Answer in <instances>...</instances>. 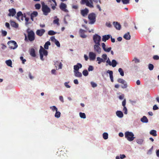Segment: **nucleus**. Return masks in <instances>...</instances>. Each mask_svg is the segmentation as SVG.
<instances>
[{
    "label": "nucleus",
    "mask_w": 159,
    "mask_h": 159,
    "mask_svg": "<svg viewBox=\"0 0 159 159\" xmlns=\"http://www.w3.org/2000/svg\"><path fill=\"white\" fill-rule=\"evenodd\" d=\"M61 116V113L60 111H58L57 110V111H56V112L55 114V117L57 118H59Z\"/></svg>",
    "instance_id": "473e14b6"
},
{
    "label": "nucleus",
    "mask_w": 159,
    "mask_h": 159,
    "mask_svg": "<svg viewBox=\"0 0 159 159\" xmlns=\"http://www.w3.org/2000/svg\"><path fill=\"white\" fill-rule=\"evenodd\" d=\"M41 50V52L42 53L43 55H44V56H46L48 55V52L47 51L44 49L42 46H40V49L39 50V51H40Z\"/></svg>",
    "instance_id": "dca6fc26"
},
{
    "label": "nucleus",
    "mask_w": 159,
    "mask_h": 159,
    "mask_svg": "<svg viewBox=\"0 0 159 159\" xmlns=\"http://www.w3.org/2000/svg\"><path fill=\"white\" fill-rule=\"evenodd\" d=\"M125 138L129 141H132L135 138L134 134L132 132L127 131L125 133Z\"/></svg>",
    "instance_id": "7ed1b4c3"
},
{
    "label": "nucleus",
    "mask_w": 159,
    "mask_h": 159,
    "mask_svg": "<svg viewBox=\"0 0 159 159\" xmlns=\"http://www.w3.org/2000/svg\"><path fill=\"white\" fill-rule=\"evenodd\" d=\"M91 84L93 88L97 86V84L93 82H91Z\"/></svg>",
    "instance_id": "5fc2aeb1"
},
{
    "label": "nucleus",
    "mask_w": 159,
    "mask_h": 159,
    "mask_svg": "<svg viewBox=\"0 0 159 159\" xmlns=\"http://www.w3.org/2000/svg\"><path fill=\"white\" fill-rule=\"evenodd\" d=\"M85 31L84 30L80 29V30L79 33L80 37L82 38H85L87 37L86 35L84 34Z\"/></svg>",
    "instance_id": "f3484780"
},
{
    "label": "nucleus",
    "mask_w": 159,
    "mask_h": 159,
    "mask_svg": "<svg viewBox=\"0 0 159 159\" xmlns=\"http://www.w3.org/2000/svg\"><path fill=\"white\" fill-rule=\"evenodd\" d=\"M82 67V65L80 63H78L76 65H75L74 66V71H78L80 68H81Z\"/></svg>",
    "instance_id": "4468645a"
},
{
    "label": "nucleus",
    "mask_w": 159,
    "mask_h": 159,
    "mask_svg": "<svg viewBox=\"0 0 159 159\" xmlns=\"http://www.w3.org/2000/svg\"><path fill=\"white\" fill-rule=\"evenodd\" d=\"M88 18L90 21L89 23L93 24L96 21V15L94 13H90L88 15Z\"/></svg>",
    "instance_id": "20e7f679"
},
{
    "label": "nucleus",
    "mask_w": 159,
    "mask_h": 159,
    "mask_svg": "<svg viewBox=\"0 0 159 159\" xmlns=\"http://www.w3.org/2000/svg\"><path fill=\"white\" fill-rule=\"evenodd\" d=\"M124 38L126 40H129L130 39V35L129 33L128 32L127 33L125 34L123 36Z\"/></svg>",
    "instance_id": "393cba45"
},
{
    "label": "nucleus",
    "mask_w": 159,
    "mask_h": 159,
    "mask_svg": "<svg viewBox=\"0 0 159 159\" xmlns=\"http://www.w3.org/2000/svg\"><path fill=\"white\" fill-rule=\"evenodd\" d=\"M53 22L54 24H57V25H59V19L57 18L53 20Z\"/></svg>",
    "instance_id": "3c124183"
},
{
    "label": "nucleus",
    "mask_w": 159,
    "mask_h": 159,
    "mask_svg": "<svg viewBox=\"0 0 159 159\" xmlns=\"http://www.w3.org/2000/svg\"><path fill=\"white\" fill-rule=\"evenodd\" d=\"M159 108L158 107H157V105H155L153 106V109L154 110H156L158 109Z\"/></svg>",
    "instance_id": "e2e57ef3"
},
{
    "label": "nucleus",
    "mask_w": 159,
    "mask_h": 159,
    "mask_svg": "<svg viewBox=\"0 0 159 159\" xmlns=\"http://www.w3.org/2000/svg\"><path fill=\"white\" fill-rule=\"evenodd\" d=\"M50 39L51 41L54 42L57 40L54 36L52 37Z\"/></svg>",
    "instance_id": "0e129e2a"
},
{
    "label": "nucleus",
    "mask_w": 159,
    "mask_h": 159,
    "mask_svg": "<svg viewBox=\"0 0 159 159\" xmlns=\"http://www.w3.org/2000/svg\"><path fill=\"white\" fill-rule=\"evenodd\" d=\"M154 68L153 65L152 64H149L148 65V69L150 70H153Z\"/></svg>",
    "instance_id": "37998d69"
},
{
    "label": "nucleus",
    "mask_w": 159,
    "mask_h": 159,
    "mask_svg": "<svg viewBox=\"0 0 159 159\" xmlns=\"http://www.w3.org/2000/svg\"><path fill=\"white\" fill-rule=\"evenodd\" d=\"M117 64V63L116 61L115 60H113L112 61L111 66H112L113 67H115L116 66Z\"/></svg>",
    "instance_id": "7c9ffc66"
},
{
    "label": "nucleus",
    "mask_w": 159,
    "mask_h": 159,
    "mask_svg": "<svg viewBox=\"0 0 159 159\" xmlns=\"http://www.w3.org/2000/svg\"><path fill=\"white\" fill-rule=\"evenodd\" d=\"M30 55L33 57H35L36 56L35 50L33 48H31L30 49Z\"/></svg>",
    "instance_id": "6ab92c4d"
},
{
    "label": "nucleus",
    "mask_w": 159,
    "mask_h": 159,
    "mask_svg": "<svg viewBox=\"0 0 159 159\" xmlns=\"http://www.w3.org/2000/svg\"><path fill=\"white\" fill-rule=\"evenodd\" d=\"M89 12V10L87 8H85L84 9L80 10V13L83 16H87Z\"/></svg>",
    "instance_id": "1a4fd4ad"
},
{
    "label": "nucleus",
    "mask_w": 159,
    "mask_h": 159,
    "mask_svg": "<svg viewBox=\"0 0 159 159\" xmlns=\"http://www.w3.org/2000/svg\"><path fill=\"white\" fill-rule=\"evenodd\" d=\"M50 108L52 109V110L53 111H57V108L55 106H54L50 107Z\"/></svg>",
    "instance_id": "a19ab883"
},
{
    "label": "nucleus",
    "mask_w": 159,
    "mask_h": 159,
    "mask_svg": "<svg viewBox=\"0 0 159 159\" xmlns=\"http://www.w3.org/2000/svg\"><path fill=\"white\" fill-rule=\"evenodd\" d=\"M51 45L50 42L48 41L44 45V48L45 49H48V46Z\"/></svg>",
    "instance_id": "c85d7f7f"
},
{
    "label": "nucleus",
    "mask_w": 159,
    "mask_h": 159,
    "mask_svg": "<svg viewBox=\"0 0 159 159\" xmlns=\"http://www.w3.org/2000/svg\"><path fill=\"white\" fill-rule=\"evenodd\" d=\"M35 7L36 9H39L41 7V5L40 4H36L35 5Z\"/></svg>",
    "instance_id": "de8ad7c7"
},
{
    "label": "nucleus",
    "mask_w": 159,
    "mask_h": 159,
    "mask_svg": "<svg viewBox=\"0 0 159 159\" xmlns=\"http://www.w3.org/2000/svg\"><path fill=\"white\" fill-rule=\"evenodd\" d=\"M114 25L116 28L118 30H120L121 28V25L119 23L117 22H113Z\"/></svg>",
    "instance_id": "aec40b11"
},
{
    "label": "nucleus",
    "mask_w": 159,
    "mask_h": 159,
    "mask_svg": "<svg viewBox=\"0 0 159 159\" xmlns=\"http://www.w3.org/2000/svg\"><path fill=\"white\" fill-rule=\"evenodd\" d=\"M106 60L107 61H106V62L107 64H106V65L107 66V65L108 64L110 66H111V61L109 58L108 57V59Z\"/></svg>",
    "instance_id": "09e8293b"
},
{
    "label": "nucleus",
    "mask_w": 159,
    "mask_h": 159,
    "mask_svg": "<svg viewBox=\"0 0 159 159\" xmlns=\"http://www.w3.org/2000/svg\"><path fill=\"white\" fill-rule=\"evenodd\" d=\"M55 44L58 47H60V44L59 42L57 40L54 42Z\"/></svg>",
    "instance_id": "864d4df0"
},
{
    "label": "nucleus",
    "mask_w": 159,
    "mask_h": 159,
    "mask_svg": "<svg viewBox=\"0 0 159 159\" xmlns=\"http://www.w3.org/2000/svg\"><path fill=\"white\" fill-rule=\"evenodd\" d=\"M117 81L120 83H121V84H123L125 82V80H124L122 79H118Z\"/></svg>",
    "instance_id": "79ce46f5"
},
{
    "label": "nucleus",
    "mask_w": 159,
    "mask_h": 159,
    "mask_svg": "<svg viewBox=\"0 0 159 159\" xmlns=\"http://www.w3.org/2000/svg\"><path fill=\"white\" fill-rule=\"evenodd\" d=\"M7 65L10 67H12V61L11 60H8L6 61Z\"/></svg>",
    "instance_id": "c756f323"
},
{
    "label": "nucleus",
    "mask_w": 159,
    "mask_h": 159,
    "mask_svg": "<svg viewBox=\"0 0 159 159\" xmlns=\"http://www.w3.org/2000/svg\"><path fill=\"white\" fill-rule=\"evenodd\" d=\"M97 61H98V64H100L101 62H103L102 58H100L99 57H98L97 58Z\"/></svg>",
    "instance_id": "2f4dec72"
},
{
    "label": "nucleus",
    "mask_w": 159,
    "mask_h": 159,
    "mask_svg": "<svg viewBox=\"0 0 159 159\" xmlns=\"http://www.w3.org/2000/svg\"><path fill=\"white\" fill-rule=\"evenodd\" d=\"M23 15L22 12L20 11H19L17 14V18H18L20 16H23Z\"/></svg>",
    "instance_id": "c03bdc74"
},
{
    "label": "nucleus",
    "mask_w": 159,
    "mask_h": 159,
    "mask_svg": "<svg viewBox=\"0 0 159 159\" xmlns=\"http://www.w3.org/2000/svg\"><path fill=\"white\" fill-rule=\"evenodd\" d=\"M38 13L36 11H34L32 13L31 15L30 16H33L34 17H35L38 15Z\"/></svg>",
    "instance_id": "f704fd0d"
},
{
    "label": "nucleus",
    "mask_w": 159,
    "mask_h": 159,
    "mask_svg": "<svg viewBox=\"0 0 159 159\" xmlns=\"http://www.w3.org/2000/svg\"><path fill=\"white\" fill-rule=\"evenodd\" d=\"M42 10L43 14L45 16H47L51 11L50 8L47 5H45L44 2L42 3Z\"/></svg>",
    "instance_id": "f03ea898"
},
{
    "label": "nucleus",
    "mask_w": 159,
    "mask_h": 159,
    "mask_svg": "<svg viewBox=\"0 0 159 159\" xmlns=\"http://www.w3.org/2000/svg\"><path fill=\"white\" fill-rule=\"evenodd\" d=\"M102 57L103 60V62H105L106 60L108 59L107 55L105 53L103 54L102 56Z\"/></svg>",
    "instance_id": "bb28decb"
},
{
    "label": "nucleus",
    "mask_w": 159,
    "mask_h": 159,
    "mask_svg": "<svg viewBox=\"0 0 159 159\" xmlns=\"http://www.w3.org/2000/svg\"><path fill=\"white\" fill-rule=\"evenodd\" d=\"M116 115L119 117L122 118L123 116V114L122 112L121 111H117L116 112Z\"/></svg>",
    "instance_id": "5701e85b"
},
{
    "label": "nucleus",
    "mask_w": 159,
    "mask_h": 159,
    "mask_svg": "<svg viewBox=\"0 0 159 159\" xmlns=\"http://www.w3.org/2000/svg\"><path fill=\"white\" fill-rule=\"evenodd\" d=\"M107 73H109L110 75V77L111 79V82H113L114 81L113 80V71L111 70H108L107 71Z\"/></svg>",
    "instance_id": "a211bd4d"
},
{
    "label": "nucleus",
    "mask_w": 159,
    "mask_h": 159,
    "mask_svg": "<svg viewBox=\"0 0 159 159\" xmlns=\"http://www.w3.org/2000/svg\"><path fill=\"white\" fill-rule=\"evenodd\" d=\"M141 121L143 123H147L148 122V120L147 117L144 116L141 119Z\"/></svg>",
    "instance_id": "a878e982"
},
{
    "label": "nucleus",
    "mask_w": 159,
    "mask_h": 159,
    "mask_svg": "<svg viewBox=\"0 0 159 159\" xmlns=\"http://www.w3.org/2000/svg\"><path fill=\"white\" fill-rule=\"evenodd\" d=\"M29 18L26 17V15H25V24L26 25H28L29 24L28 21L29 20Z\"/></svg>",
    "instance_id": "603ef678"
},
{
    "label": "nucleus",
    "mask_w": 159,
    "mask_h": 159,
    "mask_svg": "<svg viewBox=\"0 0 159 159\" xmlns=\"http://www.w3.org/2000/svg\"><path fill=\"white\" fill-rule=\"evenodd\" d=\"M150 134L154 136H157V131L155 130H152L150 132Z\"/></svg>",
    "instance_id": "cd10ccee"
},
{
    "label": "nucleus",
    "mask_w": 159,
    "mask_h": 159,
    "mask_svg": "<svg viewBox=\"0 0 159 159\" xmlns=\"http://www.w3.org/2000/svg\"><path fill=\"white\" fill-rule=\"evenodd\" d=\"M137 143L139 144H142L143 142V140L141 139H139L136 140Z\"/></svg>",
    "instance_id": "58836bf2"
},
{
    "label": "nucleus",
    "mask_w": 159,
    "mask_h": 159,
    "mask_svg": "<svg viewBox=\"0 0 159 159\" xmlns=\"http://www.w3.org/2000/svg\"><path fill=\"white\" fill-rule=\"evenodd\" d=\"M123 4H127L129 3V0H121Z\"/></svg>",
    "instance_id": "a18cd8bd"
},
{
    "label": "nucleus",
    "mask_w": 159,
    "mask_h": 159,
    "mask_svg": "<svg viewBox=\"0 0 159 159\" xmlns=\"http://www.w3.org/2000/svg\"><path fill=\"white\" fill-rule=\"evenodd\" d=\"M126 105V100L125 99L122 102V105L123 106V107H125Z\"/></svg>",
    "instance_id": "338daca9"
},
{
    "label": "nucleus",
    "mask_w": 159,
    "mask_h": 159,
    "mask_svg": "<svg viewBox=\"0 0 159 159\" xmlns=\"http://www.w3.org/2000/svg\"><path fill=\"white\" fill-rule=\"evenodd\" d=\"M56 33L53 30H51L48 31V34L50 35H52L55 34Z\"/></svg>",
    "instance_id": "72a5a7b5"
},
{
    "label": "nucleus",
    "mask_w": 159,
    "mask_h": 159,
    "mask_svg": "<svg viewBox=\"0 0 159 159\" xmlns=\"http://www.w3.org/2000/svg\"><path fill=\"white\" fill-rule=\"evenodd\" d=\"M75 76L78 77H80L82 76V73L78 71H74Z\"/></svg>",
    "instance_id": "b1692460"
},
{
    "label": "nucleus",
    "mask_w": 159,
    "mask_h": 159,
    "mask_svg": "<svg viewBox=\"0 0 159 159\" xmlns=\"http://www.w3.org/2000/svg\"><path fill=\"white\" fill-rule=\"evenodd\" d=\"M83 74L84 76H87L88 75L89 73L86 70H84L83 71Z\"/></svg>",
    "instance_id": "ea45409f"
},
{
    "label": "nucleus",
    "mask_w": 159,
    "mask_h": 159,
    "mask_svg": "<svg viewBox=\"0 0 159 159\" xmlns=\"http://www.w3.org/2000/svg\"><path fill=\"white\" fill-rule=\"evenodd\" d=\"M123 84V85H121V87L123 89H125L127 87V85L126 82Z\"/></svg>",
    "instance_id": "8fccbe9b"
},
{
    "label": "nucleus",
    "mask_w": 159,
    "mask_h": 159,
    "mask_svg": "<svg viewBox=\"0 0 159 159\" xmlns=\"http://www.w3.org/2000/svg\"><path fill=\"white\" fill-rule=\"evenodd\" d=\"M126 157V156L124 154H120V157L121 159H123L125 158Z\"/></svg>",
    "instance_id": "69168bd1"
},
{
    "label": "nucleus",
    "mask_w": 159,
    "mask_h": 159,
    "mask_svg": "<svg viewBox=\"0 0 159 159\" xmlns=\"http://www.w3.org/2000/svg\"><path fill=\"white\" fill-rule=\"evenodd\" d=\"M93 70V67L92 66H89L88 68V70L89 71H92Z\"/></svg>",
    "instance_id": "13d9d810"
},
{
    "label": "nucleus",
    "mask_w": 159,
    "mask_h": 159,
    "mask_svg": "<svg viewBox=\"0 0 159 159\" xmlns=\"http://www.w3.org/2000/svg\"><path fill=\"white\" fill-rule=\"evenodd\" d=\"M27 32L28 34L27 37L26 35L25 34V40L27 41L28 40L30 42L34 41L35 39V34L34 31L32 30H31L30 31L27 30Z\"/></svg>",
    "instance_id": "f257e3e1"
},
{
    "label": "nucleus",
    "mask_w": 159,
    "mask_h": 159,
    "mask_svg": "<svg viewBox=\"0 0 159 159\" xmlns=\"http://www.w3.org/2000/svg\"><path fill=\"white\" fill-rule=\"evenodd\" d=\"M59 99L62 102H64L63 98L62 96H60Z\"/></svg>",
    "instance_id": "774afa93"
},
{
    "label": "nucleus",
    "mask_w": 159,
    "mask_h": 159,
    "mask_svg": "<svg viewBox=\"0 0 159 159\" xmlns=\"http://www.w3.org/2000/svg\"><path fill=\"white\" fill-rule=\"evenodd\" d=\"M66 5L63 3H61L60 6V8L61 10L65 12H67L68 11L66 9Z\"/></svg>",
    "instance_id": "9b49d317"
},
{
    "label": "nucleus",
    "mask_w": 159,
    "mask_h": 159,
    "mask_svg": "<svg viewBox=\"0 0 159 159\" xmlns=\"http://www.w3.org/2000/svg\"><path fill=\"white\" fill-rule=\"evenodd\" d=\"M153 147H152L150 149H149L148 152L147 154H151L152 153V150Z\"/></svg>",
    "instance_id": "680f3d73"
},
{
    "label": "nucleus",
    "mask_w": 159,
    "mask_h": 159,
    "mask_svg": "<svg viewBox=\"0 0 159 159\" xmlns=\"http://www.w3.org/2000/svg\"><path fill=\"white\" fill-rule=\"evenodd\" d=\"M90 2L88 0H82V3L83 4H85L86 5L90 8L93 7V2L92 1V0H89Z\"/></svg>",
    "instance_id": "0eeeda50"
},
{
    "label": "nucleus",
    "mask_w": 159,
    "mask_h": 159,
    "mask_svg": "<svg viewBox=\"0 0 159 159\" xmlns=\"http://www.w3.org/2000/svg\"><path fill=\"white\" fill-rule=\"evenodd\" d=\"M103 137L104 139H107L108 138V134L107 133H104L103 134Z\"/></svg>",
    "instance_id": "e433bc0d"
},
{
    "label": "nucleus",
    "mask_w": 159,
    "mask_h": 159,
    "mask_svg": "<svg viewBox=\"0 0 159 159\" xmlns=\"http://www.w3.org/2000/svg\"><path fill=\"white\" fill-rule=\"evenodd\" d=\"M9 13L8 14V16H13L16 13L15 10L14 8L9 9Z\"/></svg>",
    "instance_id": "ddd939ff"
},
{
    "label": "nucleus",
    "mask_w": 159,
    "mask_h": 159,
    "mask_svg": "<svg viewBox=\"0 0 159 159\" xmlns=\"http://www.w3.org/2000/svg\"><path fill=\"white\" fill-rule=\"evenodd\" d=\"M89 57L90 60L94 61L96 58V54L93 52H90L89 54Z\"/></svg>",
    "instance_id": "f8f14e48"
},
{
    "label": "nucleus",
    "mask_w": 159,
    "mask_h": 159,
    "mask_svg": "<svg viewBox=\"0 0 159 159\" xmlns=\"http://www.w3.org/2000/svg\"><path fill=\"white\" fill-rule=\"evenodd\" d=\"M100 44H95L93 46L94 51L98 54L101 53V48L100 47Z\"/></svg>",
    "instance_id": "6e6552de"
},
{
    "label": "nucleus",
    "mask_w": 159,
    "mask_h": 159,
    "mask_svg": "<svg viewBox=\"0 0 159 159\" xmlns=\"http://www.w3.org/2000/svg\"><path fill=\"white\" fill-rule=\"evenodd\" d=\"M111 35H104L102 36V40L103 41L106 42L107 40L110 38Z\"/></svg>",
    "instance_id": "412c9836"
},
{
    "label": "nucleus",
    "mask_w": 159,
    "mask_h": 159,
    "mask_svg": "<svg viewBox=\"0 0 159 159\" xmlns=\"http://www.w3.org/2000/svg\"><path fill=\"white\" fill-rule=\"evenodd\" d=\"M93 41L95 44H100L101 37L97 34H95L93 37Z\"/></svg>",
    "instance_id": "423d86ee"
},
{
    "label": "nucleus",
    "mask_w": 159,
    "mask_h": 159,
    "mask_svg": "<svg viewBox=\"0 0 159 159\" xmlns=\"http://www.w3.org/2000/svg\"><path fill=\"white\" fill-rule=\"evenodd\" d=\"M2 35L3 36H5L7 34V32L2 30L1 31Z\"/></svg>",
    "instance_id": "49530a36"
},
{
    "label": "nucleus",
    "mask_w": 159,
    "mask_h": 159,
    "mask_svg": "<svg viewBox=\"0 0 159 159\" xmlns=\"http://www.w3.org/2000/svg\"><path fill=\"white\" fill-rule=\"evenodd\" d=\"M123 111H124L125 114H127V109L125 107H124Z\"/></svg>",
    "instance_id": "052dcab7"
},
{
    "label": "nucleus",
    "mask_w": 159,
    "mask_h": 159,
    "mask_svg": "<svg viewBox=\"0 0 159 159\" xmlns=\"http://www.w3.org/2000/svg\"><path fill=\"white\" fill-rule=\"evenodd\" d=\"M153 58L155 60H158L159 59V56L158 55H154L153 57Z\"/></svg>",
    "instance_id": "bf43d9fd"
},
{
    "label": "nucleus",
    "mask_w": 159,
    "mask_h": 159,
    "mask_svg": "<svg viewBox=\"0 0 159 159\" xmlns=\"http://www.w3.org/2000/svg\"><path fill=\"white\" fill-rule=\"evenodd\" d=\"M39 52L40 56V59L42 60H43V54H42V52H41V50L40 51H39Z\"/></svg>",
    "instance_id": "6e6d98bb"
},
{
    "label": "nucleus",
    "mask_w": 159,
    "mask_h": 159,
    "mask_svg": "<svg viewBox=\"0 0 159 159\" xmlns=\"http://www.w3.org/2000/svg\"><path fill=\"white\" fill-rule=\"evenodd\" d=\"M118 71L120 73V75L122 76L124 75V72L122 69L121 68H119L118 69Z\"/></svg>",
    "instance_id": "4c0bfd02"
},
{
    "label": "nucleus",
    "mask_w": 159,
    "mask_h": 159,
    "mask_svg": "<svg viewBox=\"0 0 159 159\" xmlns=\"http://www.w3.org/2000/svg\"><path fill=\"white\" fill-rule=\"evenodd\" d=\"M45 32V30L43 29L38 30L36 31V34L39 36H42Z\"/></svg>",
    "instance_id": "9d476101"
},
{
    "label": "nucleus",
    "mask_w": 159,
    "mask_h": 159,
    "mask_svg": "<svg viewBox=\"0 0 159 159\" xmlns=\"http://www.w3.org/2000/svg\"><path fill=\"white\" fill-rule=\"evenodd\" d=\"M7 44L9 46V48L13 49L16 48L18 47V45L14 41L11 40L8 42Z\"/></svg>",
    "instance_id": "39448f33"
},
{
    "label": "nucleus",
    "mask_w": 159,
    "mask_h": 159,
    "mask_svg": "<svg viewBox=\"0 0 159 159\" xmlns=\"http://www.w3.org/2000/svg\"><path fill=\"white\" fill-rule=\"evenodd\" d=\"M11 26L15 28H17L18 27V24L15 21H11Z\"/></svg>",
    "instance_id": "4be33fe9"
},
{
    "label": "nucleus",
    "mask_w": 159,
    "mask_h": 159,
    "mask_svg": "<svg viewBox=\"0 0 159 159\" xmlns=\"http://www.w3.org/2000/svg\"><path fill=\"white\" fill-rule=\"evenodd\" d=\"M79 115L80 117L81 118L83 119L86 118V115L84 113L80 112Z\"/></svg>",
    "instance_id": "c9c22d12"
},
{
    "label": "nucleus",
    "mask_w": 159,
    "mask_h": 159,
    "mask_svg": "<svg viewBox=\"0 0 159 159\" xmlns=\"http://www.w3.org/2000/svg\"><path fill=\"white\" fill-rule=\"evenodd\" d=\"M102 46L103 50L106 52H109L111 50V47H109L107 48H106V45L104 43H102Z\"/></svg>",
    "instance_id": "2eb2a0df"
},
{
    "label": "nucleus",
    "mask_w": 159,
    "mask_h": 159,
    "mask_svg": "<svg viewBox=\"0 0 159 159\" xmlns=\"http://www.w3.org/2000/svg\"><path fill=\"white\" fill-rule=\"evenodd\" d=\"M133 61H134L135 63H137L139 62V60L136 58H134Z\"/></svg>",
    "instance_id": "4d7b16f0"
}]
</instances>
